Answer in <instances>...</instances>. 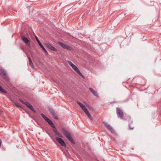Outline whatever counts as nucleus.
Instances as JSON below:
<instances>
[{"label": "nucleus", "instance_id": "1", "mask_svg": "<svg viewBox=\"0 0 161 161\" xmlns=\"http://www.w3.org/2000/svg\"><path fill=\"white\" fill-rule=\"evenodd\" d=\"M77 103L82 108L83 110L87 115L88 117L91 120H92V118L89 112L88 111L86 108L85 106L83 105L82 103H80L79 101H77Z\"/></svg>", "mask_w": 161, "mask_h": 161}, {"label": "nucleus", "instance_id": "2", "mask_svg": "<svg viewBox=\"0 0 161 161\" xmlns=\"http://www.w3.org/2000/svg\"><path fill=\"white\" fill-rule=\"evenodd\" d=\"M61 130L64 134L65 136L71 142L75 144V142L72 137L70 136V134L64 128H62Z\"/></svg>", "mask_w": 161, "mask_h": 161}, {"label": "nucleus", "instance_id": "3", "mask_svg": "<svg viewBox=\"0 0 161 161\" xmlns=\"http://www.w3.org/2000/svg\"><path fill=\"white\" fill-rule=\"evenodd\" d=\"M68 62L69 64L71 66L72 68L79 75H80L82 78H84V75L82 74V73L80 72L79 69L71 61H68Z\"/></svg>", "mask_w": 161, "mask_h": 161}, {"label": "nucleus", "instance_id": "4", "mask_svg": "<svg viewBox=\"0 0 161 161\" xmlns=\"http://www.w3.org/2000/svg\"><path fill=\"white\" fill-rule=\"evenodd\" d=\"M43 118L46 120V121L53 128H55V126L53 123L52 121L48 118L46 116H45L44 114L42 113L41 114Z\"/></svg>", "mask_w": 161, "mask_h": 161}, {"label": "nucleus", "instance_id": "5", "mask_svg": "<svg viewBox=\"0 0 161 161\" xmlns=\"http://www.w3.org/2000/svg\"><path fill=\"white\" fill-rule=\"evenodd\" d=\"M116 113L118 118L123 119L124 117V113L122 110L119 108H117Z\"/></svg>", "mask_w": 161, "mask_h": 161}, {"label": "nucleus", "instance_id": "6", "mask_svg": "<svg viewBox=\"0 0 161 161\" xmlns=\"http://www.w3.org/2000/svg\"><path fill=\"white\" fill-rule=\"evenodd\" d=\"M56 140L61 146L64 147H66V144L62 139L60 137H56Z\"/></svg>", "mask_w": 161, "mask_h": 161}, {"label": "nucleus", "instance_id": "7", "mask_svg": "<svg viewBox=\"0 0 161 161\" xmlns=\"http://www.w3.org/2000/svg\"><path fill=\"white\" fill-rule=\"evenodd\" d=\"M103 123L108 130H110L112 133H115V132L114 131V129L109 125L106 122H103Z\"/></svg>", "mask_w": 161, "mask_h": 161}, {"label": "nucleus", "instance_id": "8", "mask_svg": "<svg viewBox=\"0 0 161 161\" xmlns=\"http://www.w3.org/2000/svg\"><path fill=\"white\" fill-rule=\"evenodd\" d=\"M21 38L24 43L29 46L30 45V42L27 38L23 36H21Z\"/></svg>", "mask_w": 161, "mask_h": 161}, {"label": "nucleus", "instance_id": "9", "mask_svg": "<svg viewBox=\"0 0 161 161\" xmlns=\"http://www.w3.org/2000/svg\"><path fill=\"white\" fill-rule=\"evenodd\" d=\"M45 45L46 46V47H48V48L54 51H56L57 49L55 48L53 46H52L49 43H45Z\"/></svg>", "mask_w": 161, "mask_h": 161}, {"label": "nucleus", "instance_id": "10", "mask_svg": "<svg viewBox=\"0 0 161 161\" xmlns=\"http://www.w3.org/2000/svg\"><path fill=\"white\" fill-rule=\"evenodd\" d=\"M49 111L51 114L52 115L54 119H58V118L54 110H53L52 108H50Z\"/></svg>", "mask_w": 161, "mask_h": 161}, {"label": "nucleus", "instance_id": "11", "mask_svg": "<svg viewBox=\"0 0 161 161\" xmlns=\"http://www.w3.org/2000/svg\"><path fill=\"white\" fill-rule=\"evenodd\" d=\"M36 40L37 42L38 43L39 45L41 47L43 50L46 53H47V51L46 50V49H45V48L42 45V44L40 42V41L38 39V38L36 37Z\"/></svg>", "mask_w": 161, "mask_h": 161}, {"label": "nucleus", "instance_id": "12", "mask_svg": "<svg viewBox=\"0 0 161 161\" xmlns=\"http://www.w3.org/2000/svg\"><path fill=\"white\" fill-rule=\"evenodd\" d=\"M20 101L22 103L25 104L26 106L28 108H29V106L31 105L29 103L26 101V100H21Z\"/></svg>", "mask_w": 161, "mask_h": 161}, {"label": "nucleus", "instance_id": "13", "mask_svg": "<svg viewBox=\"0 0 161 161\" xmlns=\"http://www.w3.org/2000/svg\"><path fill=\"white\" fill-rule=\"evenodd\" d=\"M89 89L94 96L97 97L98 96V95L97 93V92L95 90H94L91 88H89Z\"/></svg>", "mask_w": 161, "mask_h": 161}, {"label": "nucleus", "instance_id": "14", "mask_svg": "<svg viewBox=\"0 0 161 161\" xmlns=\"http://www.w3.org/2000/svg\"><path fill=\"white\" fill-rule=\"evenodd\" d=\"M1 73L2 75L4 76V77L5 79H8V77L7 76L5 70H2Z\"/></svg>", "mask_w": 161, "mask_h": 161}, {"label": "nucleus", "instance_id": "15", "mask_svg": "<svg viewBox=\"0 0 161 161\" xmlns=\"http://www.w3.org/2000/svg\"><path fill=\"white\" fill-rule=\"evenodd\" d=\"M58 44H59L62 47H63L64 48H65V46L66 45L59 42H58Z\"/></svg>", "mask_w": 161, "mask_h": 161}, {"label": "nucleus", "instance_id": "16", "mask_svg": "<svg viewBox=\"0 0 161 161\" xmlns=\"http://www.w3.org/2000/svg\"><path fill=\"white\" fill-rule=\"evenodd\" d=\"M29 108L34 113L36 112L35 110L34 109L33 106L31 105V106L29 107Z\"/></svg>", "mask_w": 161, "mask_h": 161}, {"label": "nucleus", "instance_id": "17", "mask_svg": "<svg viewBox=\"0 0 161 161\" xmlns=\"http://www.w3.org/2000/svg\"><path fill=\"white\" fill-rule=\"evenodd\" d=\"M64 48L69 50H70L71 49V47L68 45H66Z\"/></svg>", "mask_w": 161, "mask_h": 161}, {"label": "nucleus", "instance_id": "18", "mask_svg": "<svg viewBox=\"0 0 161 161\" xmlns=\"http://www.w3.org/2000/svg\"><path fill=\"white\" fill-rule=\"evenodd\" d=\"M56 135H57V136L60 137H62V135L59 132H58L56 134Z\"/></svg>", "mask_w": 161, "mask_h": 161}, {"label": "nucleus", "instance_id": "19", "mask_svg": "<svg viewBox=\"0 0 161 161\" xmlns=\"http://www.w3.org/2000/svg\"><path fill=\"white\" fill-rule=\"evenodd\" d=\"M29 61L30 64L31 65L32 67L33 63L32 62V60H31V59H30Z\"/></svg>", "mask_w": 161, "mask_h": 161}, {"label": "nucleus", "instance_id": "20", "mask_svg": "<svg viewBox=\"0 0 161 161\" xmlns=\"http://www.w3.org/2000/svg\"><path fill=\"white\" fill-rule=\"evenodd\" d=\"M4 89L1 86H0V91L3 92L4 91Z\"/></svg>", "mask_w": 161, "mask_h": 161}, {"label": "nucleus", "instance_id": "21", "mask_svg": "<svg viewBox=\"0 0 161 161\" xmlns=\"http://www.w3.org/2000/svg\"><path fill=\"white\" fill-rule=\"evenodd\" d=\"M20 49L22 50V51H23L24 52V49L23 48V47L22 46H20Z\"/></svg>", "mask_w": 161, "mask_h": 161}, {"label": "nucleus", "instance_id": "22", "mask_svg": "<svg viewBox=\"0 0 161 161\" xmlns=\"http://www.w3.org/2000/svg\"><path fill=\"white\" fill-rule=\"evenodd\" d=\"M53 131L55 133V134H56L58 132L56 129L53 130Z\"/></svg>", "mask_w": 161, "mask_h": 161}, {"label": "nucleus", "instance_id": "23", "mask_svg": "<svg viewBox=\"0 0 161 161\" xmlns=\"http://www.w3.org/2000/svg\"><path fill=\"white\" fill-rule=\"evenodd\" d=\"M2 143V141H1V139H0V147H1Z\"/></svg>", "mask_w": 161, "mask_h": 161}, {"label": "nucleus", "instance_id": "24", "mask_svg": "<svg viewBox=\"0 0 161 161\" xmlns=\"http://www.w3.org/2000/svg\"><path fill=\"white\" fill-rule=\"evenodd\" d=\"M3 112V111H1V110H0V115H1V114H2V113Z\"/></svg>", "mask_w": 161, "mask_h": 161}, {"label": "nucleus", "instance_id": "25", "mask_svg": "<svg viewBox=\"0 0 161 161\" xmlns=\"http://www.w3.org/2000/svg\"><path fill=\"white\" fill-rule=\"evenodd\" d=\"M27 57L28 58L29 60H30V59H31L30 57H29V56H27Z\"/></svg>", "mask_w": 161, "mask_h": 161}, {"label": "nucleus", "instance_id": "26", "mask_svg": "<svg viewBox=\"0 0 161 161\" xmlns=\"http://www.w3.org/2000/svg\"><path fill=\"white\" fill-rule=\"evenodd\" d=\"M16 105L18 108L20 107V106L19 105H18V104H16Z\"/></svg>", "mask_w": 161, "mask_h": 161}, {"label": "nucleus", "instance_id": "27", "mask_svg": "<svg viewBox=\"0 0 161 161\" xmlns=\"http://www.w3.org/2000/svg\"><path fill=\"white\" fill-rule=\"evenodd\" d=\"M133 128H134L133 127L131 128L130 127V128H129V129L130 130H133Z\"/></svg>", "mask_w": 161, "mask_h": 161}]
</instances>
